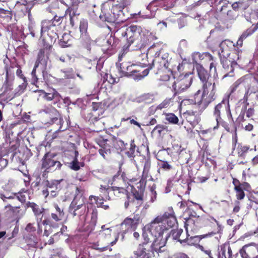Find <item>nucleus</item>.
<instances>
[{
    "label": "nucleus",
    "instance_id": "obj_54",
    "mask_svg": "<svg viewBox=\"0 0 258 258\" xmlns=\"http://www.w3.org/2000/svg\"><path fill=\"white\" fill-rule=\"evenodd\" d=\"M171 99H165L160 104H159L156 108V110H162L164 108H166L170 106Z\"/></svg>",
    "mask_w": 258,
    "mask_h": 258
},
{
    "label": "nucleus",
    "instance_id": "obj_19",
    "mask_svg": "<svg viewBox=\"0 0 258 258\" xmlns=\"http://www.w3.org/2000/svg\"><path fill=\"white\" fill-rule=\"evenodd\" d=\"M156 220L160 221L163 225H166L167 230L177 224V219L172 207L169 208L163 215L157 216Z\"/></svg>",
    "mask_w": 258,
    "mask_h": 258
},
{
    "label": "nucleus",
    "instance_id": "obj_56",
    "mask_svg": "<svg viewBox=\"0 0 258 258\" xmlns=\"http://www.w3.org/2000/svg\"><path fill=\"white\" fill-rule=\"evenodd\" d=\"M225 46H235V44L233 43L232 41L229 40H228V39H226L224 41H222L221 42V43H220V47L221 48V49H222V53H224V47Z\"/></svg>",
    "mask_w": 258,
    "mask_h": 258
},
{
    "label": "nucleus",
    "instance_id": "obj_40",
    "mask_svg": "<svg viewBox=\"0 0 258 258\" xmlns=\"http://www.w3.org/2000/svg\"><path fill=\"white\" fill-rule=\"evenodd\" d=\"M27 208H31L35 216L38 218L44 212V209L34 202H28L26 204Z\"/></svg>",
    "mask_w": 258,
    "mask_h": 258
},
{
    "label": "nucleus",
    "instance_id": "obj_3",
    "mask_svg": "<svg viewBox=\"0 0 258 258\" xmlns=\"http://www.w3.org/2000/svg\"><path fill=\"white\" fill-rule=\"evenodd\" d=\"M144 241L138 245L137 249L134 251L135 258H152L155 256V252L158 253L161 252L163 247V243L158 240L150 241L147 234L143 233Z\"/></svg>",
    "mask_w": 258,
    "mask_h": 258
},
{
    "label": "nucleus",
    "instance_id": "obj_33",
    "mask_svg": "<svg viewBox=\"0 0 258 258\" xmlns=\"http://www.w3.org/2000/svg\"><path fill=\"white\" fill-rule=\"evenodd\" d=\"M164 51V50L161 43H154L148 49L147 56L154 58L156 56L160 55Z\"/></svg>",
    "mask_w": 258,
    "mask_h": 258
},
{
    "label": "nucleus",
    "instance_id": "obj_64",
    "mask_svg": "<svg viewBox=\"0 0 258 258\" xmlns=\"http://www.w3.org/2000/svg\"><path fill=\"white\" fill-rule=\"evenodd\" d=\"M150 191L151 194V201L153 202L156 200L157 196V193L155 190V186L153 185L150 187Z\"/></svg>",
    "mask_w": 258,
    "mask_h": 258
},
{
    "label": "nucleus",
    "instance_id": "obj_16",
    "mask_svg": "<svg viewBox=\"0 0 258 258\" xmlns=\"http://www.w3.org/2000/svg\"><path fill=\"white\" fill-rule=\"evenodd\" d=\"M43 111L46 115V123L52 124L58 121L59 125L58 131H61V127L64 121L58 110L52 106L49 105L45 106L43 109Z\"/></svg>",
    "mask_w": 258,
    "mask_h": 258
},
{
    "label": "nucleus",
    "instance_id": "obj_15",
    "mask_svg": "<svg viewBox=\"0 0 258 258\" xmlns=\"http://www.w3.org/2000/svg\"><path fill=\"white\" fill-rule=\"evenodd\" d=\"M192 78L189 75H180L174 81L172 84V88L175 94L185 91L191 85Z\"/></svg>",
    "mask_w": 258,
    "mask_h": 258
},
{
    "label": "nucleus",
    "instance_id": "obj_25",
    "mask_svg": "<svg viewBox=\"0 0 258 258\" xmlns=\"http://www.w3.org/2000/svg\"><path fill=\"white\" fill-rule=\"evenodd\" d=\"M111 230L109 229H107L101 232L100 234H101L102 236H104L105 239H106V245L102 247H99V245H98L95 249L98 250L100 252H103L107 250V249H109V250L111 251L112 249L110 248V246L113 245L117 240V238L116 237L114 240H112L111 238Z\"/></svg>",
    "mask_w": 258,
    "mask_h": 258
},
{
    "label": "nucleus",
    "instance_id": "obj_10",
    "mask_svg": "<svg viewBox=\"0 0 258 258\" xmlns=\"http://www.w3.org/2000/svg\"><path fill=\"white\" fill-rule=\"evenodd\" d=\"M214 222L218 224V222L213 217L204 215L202 216H196L194 215L190 216L187 218V225L189 226L188 228L190 230H196L197 231L203 226L210 225Z\"/></svg>",
    "mask_w": 258,
    "mask_h": 258
},
{
    "label": "nucleus",
    "instance_id": "obj_27",
    "mask_svg": "<svg viewBox=\"0 0 258 258\" xmlns=\"http://www.w3.org/2000/svg\"><path fill=\"white\" fill-rule=\"evenodd\" d=\"M79 2L75 1L72 4L69 6L65 12V15H69L70 17V25L73 27L75 24V21L78 20V16L80 13L78 10V5Z\"/></svg>",
    "mask_w": 258,
    "mask_h": 258
},
{
    "label": "nucleus",
    "instance_id": "obj_30",
    "mask_svg": "<svg viewBox=\"0 0 258 258\" xmlns=\"http://www.w3.org/2000/svg\"><path fill=\"white\" fill-rule=\"evenodd\" d=\"M250 80V78L248 75H245L238 79L231 86L230 88V94H234L236 91L239 93L240 90L239 88L241 86H245L246 85H248Z\"/></svg>",
    "mask_w": 258,
    "mask_h": 258
},
{
    "label": "nucleus",
    "instance_id": "obj_20",
    "mask_svg": "<svg viewBox=\"0 0 258 258\" xmlns=\"http://www.w3.org/2000/svg\"><path fill=\"white\" fill-rule=\"evenodd\" d=\"M114 138L116 137L113 136L110 139H104L101 138L96 139L97 144L101 148L99 150V153L104 159H107L110 155L112 146L115 148V145L112 142L113 138Z\"/></svg>",
    "mask_w": 258,
    "mask_h": 258
},
{
    "label": "nucleus",
    "instance_id": "obj_38",
    "mask_svg": "<svg viewBox=\"0 0 258 258\" xmlns=\"http://www.w3.org/2000/svg\"><path fill=\"white\" fill-rule=\"evenodd\" d=\"M253 150L255 152L256 151V146L255 145L253 149H250L249 146L243 145L241 144H238V146L236 148L238 156L242 159L245 158L246 154L248 151H252Z\"/></svg>",
    "mask_w": 258,
    "mask_h": 258
},
{
    "label": "nucleus",
    "instance_id": "obj_36",
    "mask_svg": "<svg viewBox=\"0 0 258 258\" xmlns=\"http://www.w3.org/2000/svg\"><path fill=\"white\" fill-rule=\"evenodd\" d=\"M219 13L218 16H220V15L226 14L223 18L225 21L235 20L237 17L236 14L233 10H227V5H223L219 10Z\"/></svg>",
    "mask_w": 258,
    "mask_h": 258
},
{
    "label": "nucleus",
    "instance_id": "obj_8",
    "mask_svg": "<svg viewBox=\"0 0 258 258\" xmlns=\"http://www.w3.org/2000/svg\"><path fill=\"white\" fill-rule=\"evenodd\" d=\"M42 42L43 47L39 50L34 65L35 68H38L41 66L42 68L45 69L51 52L53 41L51 38H48V39H42Z\"/></svg>",
    "mask_w": 258,
    "mask_h": 258
},
{
    "label": "nucleus",
    "instance_id": "obj_45",
    "mask_svg": "<svg viewBox=\"0 0 258 258\" xmlns=\"http://www.w3.org/2000/svg\"><path fill=\"white\" fill-rule=\"evenodd\" d=\"M182 233L183 230L182 229H172L170 231L168 235L166 236L165 240L166 241L168 238H171L172 240L177 241L181 234H182Z\"/></svg>",
    "mask_w": 258,
    "mask_h": 258
},
{
    "label": "nucleus",
    "instance_id": "obj_39",
    "mask_svg": "<svg viewBox=\"0 0 258 258\" xmlns=\"http://www.w3.org/2000/svg\"><path fill=\"white\" fill-rule=\"evenodd\" d=\"M73 37L69 33H64L58 41V44L61 48L70 47L72 45Z\"/></svg>",
    "mask_w": 258,
    "mask_h": 258
},
{
    "label": "nucleus",
    "instance_id": "obj_61",
    "mask_svg": "<svg viewBox=\"0 0 258 258\" xmlns=\"http://www.w3.org/2000/svg\"><path fill=\"white\" fill-rule=\"evenodd\" d=\"M167 127L164 125L158 124L156 125L153 130V132H157L159 135H161L162 132L166 130Z\"/></svg>",
    "mask_w": 258,
    "mask_h": 258
},
{
    "label": "nucleus",
    "instance_id": "obj_18",
    "mask_svg": "<svg viewBox=\"0 0 258 258\" xmlns=\"http://www.w3.org/2000/svg\"><path fill=\"white\" fill-rule=\"evenodd\" d=\"M168 57L169 54L164 51L160 55L153 58L152 64L147 68H150V70L153 69L154 72H159V71L165 69V68H169Z\"/></svg>",
    "mask_w": 258,
    "mask_h": 258
},
{
    "label": "nucleus",
    "instance_id": "obj_9",
    "mask_svg": "<svg viewBox=\"0 0 258 258\" xmlns=\"http://www.w3.org/2000/svg\"><path fill=\"white\" fill-rule=\"evenodd\" d=\"M56 154L54 153L48 152L46 153L41 159V169L44 172L48 173L57 170H60L62 164L57 160Z\"/></svg>",
    "mask_w": 258,
    "mask_h": 258
},
{
    "label": "nucleus",
    "instance_id": "obj_55",
    "mask_svg": "<svg viewBox=\"0 0 258 258\" xmlns=\"http://www.w3.org/2000/svg\"><path fill=\"white\" fill-rule=\"evenodd\" d=\"M93 124L95 127L94 131L97 132L101 131L105 128L104 123L102 120H99Z\"/></svg>",
    "mask_w": 258,
    "mask_h": 258
},
{
    "label": "nucleus",
    "instance_id": "obj_14",
    "mask_svg": "<svg viewBox=\"0 0 258 258\" xmlns=\"http://www.w3.org/2000/svg\"><path fill=\"white\" fill-rule=\"evenodd\" d=\"M147 230L155 237L154 240H158L165 245V240L162 238L165 231H167L166 225H163L161 222L156 220V218L147 226Z\"/></svg>",
    "mask_w": 258,
    "mask_h": 258
},
{
    "label": "nucleus",
    "instance_id": "obj_1",
    "mask_svg": "<svg viewBox=\"0 0 258 258\" xmlns=\"http://www.w3.org/2000/svg\"><path fill=\"white\" fill-rule=\"evenodd\" d=\"M121 36L126 41V43L123 45L118 56L119 61L121 58L130 50L132 46V50H141L150 44L153 36L151 34L145 35L142 34L141 28L136 25H131L125 30H120Z\"/></svg>",
    "mask_w": 258,
    "mask_h": 258
},
{
    "label": "nucleus",
    "instance_id": "obj_26",
    "mask_svg": "<svg viewBox=\"0 0 258 258\" xmlns=\"http://www.w3.org/2000/svg\"><path fill=\"white\" fill-rule=\"evenodd\" d=\"M192 62L196 66L201 63L207 64L213 60V56L209 52L201 53L199 52H194L192 55Z\"/></svg>",
    "mask_w": 258,
    "mask_h": 258
},
{
    "label": "nucleus",
    "instance_id": "obj_21",
    "mask_svg": "<svg viewBox=\"0 0 258 258\" xmlns=\"http://www.w3.org/2000/svg\"><path fill=\"white\" fill-rule=\"evenodd\" d=\"M117 2L118 4L113 5L111 9L113 16L105 15V20L109 23H115L117 21L118 17L117 16L118 15V14L115 15V13L117 12H121L124 8L130 4V0H118Z\"/></svg>",
    "mask_w": 258,
    "mask_h": 258
},
{
    "label": "nucleus",
    "instance_id": "obj_17",
    "mask_svg": "<svg viewBox=\"0 0 258 258\" xmlns=\"http://www.w3.org/2000/svg\"><path fill=\"white\" fill-rule=\"evenodd\" d=\"M227 55V56L225 57L224 54H220L221 63L225 73L222 79L227 77H233L235 67L237 65L236 60L231 57V54Z\"/></svg>",
    "mask_w": 258,
    "mask_h": 258
},
{
    "label": "nucleus",
    "instance_id": "obj_29",
    "mask_svg": "<svg viewBox=\"0 0 258 258\" xmlns=\"http://www.w3.org/2000/svg\"><path fill=\"white\" fill-rule=\"evenodd\" d=\"M40 93V95H43V98L47 101H53V104H55L57 102L60 101L62 97L59 93L54 89H50L49 92H46L43 90H39L37 91Z\"/></svg>",
    "mask_w": 258,
    "mask_h": 258
},
{
    "label": "nucleus",
    "instance_id": "obj_42",
    "mask_svg": "<svg viewBox=\"0 0 258 258\" xmlns=\"http://www.w3.org/2000/svg\"><path fill=\"white\" fill-rule=\"evenodd\" d=\"M156 74L159 75L160 80L162 81L169 80L171 76L172 75L171 69L169 68H165V69L159 71V72H154Z\"/></svg>",
    "mask_w": 258,
    "mask_h": 258
},
{
    "label": "nucleus",
    "instance_id": "obj_48",
    "mask_svg": "<svg viewBox=\"0 0 258 258\" xmlns=\"http://www.w3.org/2000/svg\"><path fill=\"white\" fill-rule=\"evenodd\" d=\"M13 17L12 11L0 8V18H3L6 22H10Z\"/></svg>",
    "mask_w": 258,
    "mask_h": 258
},
{
    "label": "nucleus",
    "instance_id": "obj_28",
    "mask_svg": "<svg viewBox=\"0 0 258 258\" xmlns=\"http://www.w3.org/2000/svg\"><path fill=\"white\" fill-rule=\"evenodd\" d=\"M184 119L182 124L184 123V120L188 122L192 128H194L199 122L200 118L197 111L191 109L187 110L182 113Z\"/></svg>",
    "mask_w": 258,
    "mask_h": 258
},
{
    "label": "nucleus",
    "instance_id": "obj_52",
    "mask_svg": "<svg viewBox=\"0 0 258 258\" xmlns=\"http://www.w3.org/2000/svg\"><path fill=\"white\" fill-rule=\"evenodd\" d=\"M28 190L25 189H21L18 193H13V195L16 197L17 199L22 203H24L26 200V195L24 193L27 192Z\"/></svg>",
    "mask_w": 258,
    "mask_h": 258
},
{
    "label": "nucleus",
    "instance_id": "obj_12",
    "mask_svg": "<svg viewBox=\"0 0 258 258\" xmlns=\"http://www.w3.org/2000/svg\"><path fill=\"white\" fill-rule=\"evenodd\" d=\"M112 142L114 144L115 148L116 150L123 152L128 158L135 157L136 145L134 139L131 140L130 144L125 143L122 140L117 138H113Z\"/></svg>",
    "mask_w": 258,
    "mask_h": 258
},
{
    "label": "nucleus",
    "instance_id": "obj_7",
    "mask_svg": "<svg viewBox=\"0 0 258 258\" xmlns=\"http://www.w3.org/2000/svg\"><path fill=\"white\" fill-rule=\"evenodd\" d=\"M201 92H202L201 98L197 100V104L199 106L200 110L203 111L216 99V83H213L211 85L202 86L201 89H199L195 93V99L197 98Z\"/></svg>",
    "mask_w": 258,
    "mask_h": 258
},
{
    "label": "nucleus",
    "instance_id": "obj_31",
    "mask_svg": "<svg viewBox=\"0 0 258 258\" xmlns=\"http://www.w3.org/2000/svg\"><path fill=\"white\" fill-rule=\"evenodd\" d=\"M62 180V179L50 181L47 180L43 182L45 187L50 189V195L52 197H55L56 195V191L60 189V182Z\"/></svg>",
    "mask_w": 258,
    "mask_h": 258
},
{
    "label": "nucleus",
    "instance_id": "obj_43",
    "mask_svg": "<svg viewBox=\"0 0 258 258\" xmlns=\"http://www.w3.org/2000/svg\"><path fill=\"white\" fill-rule=\"evenodd\" d=\"M144 159L145 162L144 168L140 182H142V180H146V179L148 177L151 166V159L150 157L145 158Z\"/></svg>",
    "mask_w": 258,
    "mask_h": 258
},
{
    "label": "nucleus",
    "instance_id": "obj_63",
    "mask_svg": "<svg viewBox=\"0 0 258 258\" xmlns=\"http://www.w3.org/2000/svg\"><path fill=\"white\" fill-rule=\"evenodd\" d=\"M101 118L99 117V115L98 116L96 115V113H91L89 120L92 123H94L99 120H101Z\"/></svg>",
    "mask_w": 258,
    "mask_h": 258
},
{
    "label": "nucleus",
    "instance_id": "obj_49",
    "mask_svg": "<svg viewBox=\"0 0 258 258\" xmlns=\"http://www.w3.org/2000/svg\"><path fill=\"white\" fill-rule=\"evenodd\" d=\"M132 193L134 199L138 201V204L142 205L143 202L144 190L142 189L137 190L134 189L132 190Z\"/></svg>",
    "mask_w": 258,
    "mask_h": 258
},
{
    "label": "nucleus",
    "instance_id": "obj_6",
    "mask_svg": "<svg viewBox=\"0 0 258 258\" xmlns=\"http://www.w3.org/2000/svg\"><path fill=\"white\" fill-rule=\"evenodd\" d=\"M119 71L123 76L132 77L135 80H141L147 76L150 68L130 61H123L120 63Z\"/></svg>",
    "mask_w": 258,
    "mask_h": 258
},
{
    "label": "nucleus",
    "instance_id": "obj_37",
    "mask_svg": "<svg viewBox=\"0 0 258 258\" xmlns=\"http://www.w3.org/2000/svg\"><path fill=\"white\" fill-rule=\"evenodd\" d=\"M85 192V189L83 184L77 185L75 189V196L72 201H85L86 198L84 196Z\"/></svg>",
    "mask_w": 258,
    "mask_h": 258
},
{
    "label": "nucleus",
    "instance_id": "obj_32",
    "mask_svg": "<svg viewBox=\"0 0 258 258\" xmlns=\"http://www.w3.org/2000/svg\"><path fill=\"white\" fill-rule=\"evenodd\" d=\"M117 44L113 37H110L105 44L102 45V50L105 53L112 54L116 51Z\"/></svg>",
    "mask_w": 258,
    "mask_h": 258
},
{
    "label": "nucleus",
    "instance_id": "obj_58",
    "mask_svg": "<svg viewBox=\"0 0 258 258\" xmlns=\"http://www.w3.org/2000/svg\"><path fill=\"white\" fill-rule=\"evenodd\" d=\"M50 258H64L62 250L59 249L53 250V254H51Z\"/></svg>",
    "mask_w": 258,
    "mask_h": 258
},
{
    "label": "nucleus",
    "instance_id": "obj_22",
    "mask_svg": "<svg viewBox=\"0 0 258 258\" xmlns=\"http://www.w3.org/2000/svg\"><path fill=\"white\" fill-rule=\"evenodd\" d=\"M55 212L51 214V219H46L42 221V224L54 227L53 222L56 223L62 221L64 218L63 209L60 208L57 204L54 205Z\"/></svg>",
    "mask_w": 258,
    "mask_h": 258
},
{
    "label": "nucleus",
    "instance_id": "obj_5",
    "mask_svg": "<svg viewBox=\"0 0 258 258\" xmlns=\"http://www.w3.org/2000/svg\"><path fill=\"white\" fill-rule=\"evenodd\" d=\"M63 17L55 15L51 20H44L41 22V39L51 38L53 43L58 37V32Z\"/></svg>",
    "mask_w": 258,
    "mask_h": 258
},
{
    "label": "nucleus",
    "instance_id": "obj_4",
    "mask_svg": "<svg viewBox=\"0 0 258 258\" xmlns=\"http://www.w3.org/2000/svg\"><path fill=\"white\" fill-rule=\"evenodd\" d=\"M213 115L217 124L221 125L225 130L229 132L230 127L227 120L231 122L233 121V119L229 103L227 104L224 100L219 103L214 107Z\"/></svg>",
    "mask_w": 258,
    "mask_h": 258
},
{
    "label": "nucleus",
    "instance_id": "obj_41",
    "mask_svg": "<svg viewBox=\"0 0 258 258\" xmlns=\"http://www.w3.org/2000/svg\"><path fill=\"white\" fill-rule=\"evenodd\" d=\"M187 218L185 219V221L184 222V227L186 230V233H184L183 232L182 234H181L180 236L179 237V239L177 241L179 242L180 243H187V239L188 238V237L190 236L189 232H192L195 233L196 231H197L196 230H190L188 228L189 226L187 225Z\"/></svg>",
    "mask_w": 258,
    "mask_h": 258
},
{
    "label": "nucleus",
    "instance_id": "obj_11",
    "mask_svg": "<svg viewBox=\"0 0 258 258\" xmlns=\"http://www.w3.org/2000/svg\"><path fill=\"white\" fill-rule=\"evenodd\" d=\"M142 222L140 214H134L126 217L120 224L121 232L122 234L135 231Z\"/></svg>",
    "mask_w": 258,
    "mask_h": 258
},
{
    "label": "nucleus",
    "instance_id": "obj_50",
    "mask_svg": "<svg viewBox=\"0 0 258 258\" xmlns=\"http://www.w3.org/2000/svg\"><path fill=\"white\" fill-rule=\"evenodd\" d=\"M159 166V170L162 169L163 171H169L172 169V166L167 161L159 160L158 163Z\"/></svg>",
    "mask_w": 258,
    "mask_h": 258
},
{
    "label": "nucleus",
    "instance_id": "obj_34",
    "mask_svg": "<svg viewBox=\"0 0 258 258\" xmlns=\"http://www.w3.org/2000/svg\"><path fill=\"white\" fill-rule=\"evenodd\" d=\"M190 233V236L188 237L187 243V244L190 245L198 244L203 239L211 238L215 234L214 232H211L206 234L196 235L192 232Z\"/></svg>",
    "mask_w": 258,
    "mask_h": 258
},
{
    "label": "nucleus",
    "instance_id": "obj_51",
    "mask_svg": "<svg viewBox=\"0 0 258 258\" xmlns=\"http://www.w3.org/2000/svg\"><path fill=\"white\" fill-rule=\"evenodd\" d=\"M165 115L166 120L168 121L169 123L173 124H177L178 123L179 121L178 118L174 113H165Z\"/></svg>",
    "mask_w": 258,
    "mask_h": 258
},
{
    "label": "nucleus",
    "instance_id": "obj_13",
    "mask_svg": "<svg viewBox=\"0 0 258 258\" xmlns=\"http://www.w3.org/2000/svg\"><path fill=\"white\" fill-rule=\"evenodd\" d=\"M4 62L5 64L4 67L6 71V79L5 82L3 86V95H7L9 96L8 98H13V93L12 90L13 89V81L14 80V73L11 74V69H13V66H9L8 64V60L6 59L4 60Z\"/></svg>",
    "mask_w": 258,
    "mask_h": 258
},
{
    "label": "nucleus",
    "instance_id": "obj_23",
    "mask_svg": "<svg viewBox=\"0 0 258 258\" xmlns=\"http://www.w3.org/2000/svg\"><path fill=\"white\" fill-rule=\"evenodd\" d=\"M198 76L202 83V86L211 85L215 83L212 80V76L210 72L205 69L202 64H198L196 67Z\"/></svg>",
    "mask_w": 258,
    "mask_h": 258
},
{
    "label": "nucleus",
    "instance_id": "obj_59",
    "mask_svg": "<svg viewBox=\"0 0 258 258\" xmlns=\"http://www.w3.org/2000/svg\"><path fill=\"white\" fill-rule=\"evenodd\" d=\"M197 104V99H195L194 97V99H184L182 100L181 102V105H186L189 104Z\"/></svg>",
    "mask_w": 258,
    "mask_h": 258
},
{
    "label": "nucleus",
    "instance_id": "obj_46",
    "mask_svg": "<svg viewBox=\"0 0 258 258\" xmlns=\"http://www.w3.org/2000/svg\"><path fill=\"white\" fill-rule=\"evenodd\" d=\"M257 29L258 24H252L251 27L247 28L242 33L240 37L241 39L245 40L247 37L254 33L257 30Z\"/></svg>",
    "mask_w": 258,
    "mask_h": 258
},
{
    "label": "nucleus",
    "instance_id": "obj_47",
    "mask_svg": "<svg viewBox=\"0 0 258 258\" xmlns=\"http://www.w3.org/2000/svg\"><path fill=\"white\" fill-rule=\"evenodd\" d=\"M25 241L30 247L35 248L38 243V239L36 235L28 234L25 238Z\"/></svg>",
    "mask_w": 258,
    "mask_h": 258
},
{
    "label": "nucleus",
    "instance_id": "obj_57",
    "mask_svg": "<svg viewBox=\"0 0 258 258\" xmlns=\"http://www.w3.org/2000/svg\"><path fill=\"white\" fill-rule=\"evenodd\" d=\"M88 23L82 21L80 23L79 29L82 34H86L87 31Z\"/></svg>",
    "mask_w": 258,
    "mask_h": 258
},
{
    "label": "nucleus",
    "instance_id": "obj_53",
    "mask_svg": "<svg viewBox=\"0 0 258 258\" xmlns=\"http://www.w3.org/2000/svg\"><path fill=\"white\" fill-rule=\"evenodd\" d=\"M236 192V198L237 201L243 200L245 196L244 189L241 187H238L234 189Z\"/></svg>",
    "mask_w": 258,
    "mask_h": 258
},
{
    "label": "nucleus",
    "instance_id": "obj_35",
    "mask_svg": "<svg viewBox=\"0 0 258 258\" xmlns=\"http://www.w3.org/2000/svg\"><path fill=\"white\" fill-rule=\"evenodd\" d=\"M218 258H232V251L229 243H224L220 246Z\"/></svg>",
    "mask_w": 258,
    "mask_h": 258
},
{
    "label": "nucleus",
    "instance_id": "obj_24",
    "mask_svg": "<svg viewBox=\"0 0 258 258\" xmlns=\"http://www.w3.org/2000/svg\"><path fill=\"white\" fill-rule=\"evenodd\" d=\"M109 197L108 200H117L126 197L128 199V192L125 188L121 187L110 186L108 190Z\"/></svg>",
    "mask_w": 258,
    "mask_h": 258
},
{
    "label": "nucleus",
    "instance_id": "obj_2",
    "mask_svg": "<svg viewBox=\"0 0 258 258\" xmlns=\"http://www.w3.org/2000/svg\"><path fill=\"white\" fill-rule=\"evenodd\" d=\"M69 213L74 217H77L80 222L85 226L87 230H93L97 222L98 212L92 202L85 201H72L69 208Z\"/></svg>",
    "mask_w": 258,
    "mask_h": 258
},
{
    "label": "nucleus",
    "instance_id": "obj_60",
    "mask_svg": "<svg viewBox=\"0 0 258 258\" xmlns=\"http://www.w3.org/2000/svg\"><path fill=\"white\" fill-rule=\"evenodd\" d=\"M110 186L106 187L103 185H101L100 187V191L103 194V195L107 200H108V198L109 197V193H108V190L110 188Z\"/></svg>",
    "mask_w": 258,
    "mask_h": 258
},
{
    "label": "nucleus",
    "instance_id": "obj_62",
    "mask_svg": "<svg viewBox=\"0 0 258 258\" xmlns=\"http://www.w3.org/2000/svg\"><path fill=\"white\" fill-rule=\"evenodd\" d=\"M248 247V245H245L242 248L240 249L239 252L242 258H250L248 254L246 252V249Z\"/></svg>",
    "mask_w": 258,
    "mask_h": 258
},
{
    "label": "nucleus",
    "instance_id": "obj_44",
    "mask_svg": "<svg viewBox=\"0 0 258 258\" xmlns=\"http://www.w3.org/2000/svg\"><path fill=\"white\" fill-rule=\"evenodd\" d=\"M74 157L73 161L70 163V168L75 171H78L80 169L81 167H84L85 164L84 162H79L78 160L79 153L77 151L74 152Z\"/></svg>",
    "mask_w": 258,
    "mask_h": 258
}]
</instances>
